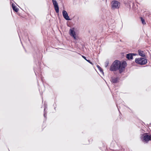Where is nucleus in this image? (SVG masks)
Segmentation results:
<instances>
[{"mask_svg":"<svg viewBox=\"0 0 151 151\" xmlns=\"http://www.w3.org/2000/svg\"><path fill=\"white\" fill-rule=\"evenodd\" d=\"M126 62L124 61L121 63L119 60H115L110 66L109 70L111 71H116L119 70L120 73H122L126 66Z\"/></svg>","mask_w":151,"mask_h":151,"instance_id":"nucleus-1","label":"nucleus"},{"mask_svg":"<svg viewBox=\"0 0 151 151\" xmlns=\"http://www.w3.org/2000/svg\"><path fill=\"white\" fill-rule=\"evenodd\" d=\"M135 62L137 64L143 65L147 63V59L144 57L136 58Z\"/></svg>","mask_w":151,"mask_h":151,"instance_id":"nucleus-2","label":"nucleus"},{"mask_svg":"<svg viewBox=\"0 0 151 151\" xmlns=\"http://www.w3.org/2000/svg\"><path fill=\"white\" fill-rule=\"evenodd\" d=\"M144 134L142 137H140V138L144 143H147L149 141L151 140V135H148V133Z\"/></svg>","mask_w":151,"mask_h":151,"instance_id":"nucleus-3","label":"nucleus"},{"mask_svg":"<svg viewBox=\"0 0 151 151\" xmlns=\"http://www.w3.org/2000/svg\"><path fill=\"white\" fill-rule=\"evenodd\" d=\"M120 3L114 0L111 1V6L112 9H118L120 6Z\"/></svg>","mask_w":151,"mask_h":151,"instance_id":"nucleus-4","label":"nucleus"},{"mask_svg":"<svg viewBox=\"0 0 151 151\" xmlns=\"http://www.w3.org/2000/svg\"><path fill=\"white\" fill-rule=\"evenodd\" d=\"M52 2L56 12L58 13L59 12V8L57 1L55 0H52Z\"/></svg>","mask_w":151,"mask_h":151,"instance_id":"nucleus-5","label":"nucleus"},{"mask_svg":"<svg viewBox=\"0 0 151 151\" xmlns=\"http://www.w3.org/2000/svg\"><path fill=\"white\" fill-rule=\"evenodd\" d=\"M63 15V17L66 20H70L71 19L68 16L67 12L64 10L62 12Z\"/></svg>","mask_w":151,"mask_h":151,"instance_id":"nucleus-6","label":"nucleus"},{"mask_svg":"<svg viewBox=\"0 0 151 151\" xmlns=\"http://www.w3.org/2000/svg\"><path fill=\"white\" fill-rule=\"evenodd\" d=\"M69 34L70 35L73 37L75 40L76 39V32L74 30V28H71L69 30Z\"/></svg>","mask_w":151,"mask_h":151,"instance_id":"nucleus-7","label":"nucleus"},{"mask_svg":"<svg viewBox=\"0 0 151 151\" xmlns=\"http://www.w3.org/2000/svg\"><path fill=\"white\" fill-rule=\"evenodd\" d=\"M119 78L118 77H112L111 78L110 81L111 82L114 83H116L118 82Z\"/></svg>","mask_w":151,"mask_h":151,"instance_id":"nucleus-8","label":"nucleus"},{"mask_svg":"<svg viewBox=\"0 0 151 151\" xmlns=\"http://www.w3.org/2000/svg\"><path fill=\"white\" fill-rule=\"evenodd\" d=\"M138 54L139 56L142 57L145 56V53L143 51L139 50H138Z\"/></svg>","mask_w":151,"mask_h":151,"instance_id":"nucleus-9","label":"nucleus"},{"mask_svg":"<svg viewBox=\"0 0 151 151\" xmlns=\"http://www.w3.org/2000/svg\"><path fill=\"white\" fill-rule=\"evenodd\" d=\"M126 58L128 60H131L133 59V57L132 53H129L127 55Z\"/></svg>","mask_w":151,"mask_h":151,"instance_id":"nucleus-10","label":"nucleus"},{"mask_svg":"<svg viewBox=\"0 0 151 151\" xmlns=\"http://www.w3.org/2000/svg\"><path fill=\"white\" fill-rule=\"evenodd\" d=\"M12 8L13 10L15 11L16 12H17L18 11V9L15 5L14 3H12Z\"/></svg>","mask_w":151,"mask_h":151,"instance_id":"nucleus-11","label":"nucleus"},{"mask_svg":"<svg viewBox=\"0 0 151 151\" xmlns=\"http://www.w3.org/2000/svg\"><path fill=\"white\" fill-rule=\"evenodd\" d=\"M140 137H142L143 135L144 134H146L147 133L145 132V131L142 129H141L140 130Z\"/></svg>","mask_w":151,"mask_h":151,"instance_id":"nucleus-12","label":"nucleus"},{"mask_svg":"<svg viewBox=\"0 0 151 151\" xmlns=\"http://www.w3.org/2000/svg\"><path fill=\"white\" fill-rule=\"evenodd\" d=\"M46 109H47V107L46 106H45L44 109V116L45 118H46L47 115V112L45 111V110Z\"/></svg>","mask_w":151,"mask_h":151,"instance_id":"nucleus-13","label":"nucleus"},{"mask_svg":"<svg viewBox=\"0 0 151 151\" xmlns=\"http://www.w3.org/2000/svg\"><path fill=\"white\" fill-rule=\"evenodd\" d=\"M82 56L84 59H85L87 62H88L89 63H91V64H92V63L91 61L90 60H87V59H86V57L85 56H84L83 55H82Z\"/></svg>","mask_w":151,"mask_h":151,"instance_id":"nucleus-14","label":"nucleus"},{"mask_svg":"<svg viewBox=\"0 0 151 151\" xmlns=\"http://www.w3.org/2000/svg\"><path fill=\"white\" fill-rule=\"evenodd\" d=\"M97 67L98 68L99 70H100V71L102 73H104L103 70L101 68L99 65H97Z\"/></svg>","mask_w":151,"mask_h":151,"instance_id":"nucleus-15","label":"nucleus"},{"mask_svg":"<svg viewBox=\"0 0 151 151\" xmlns=\"http://www.w3.org/2000/svg\"><path fill=\"white\" fill-rule=\"evenodd\" d=\"M141 20L143 24H146L144 19L142 17H141Z\"/></svg>","mask_w":151,"mask_h":151,"instance_id":"nucleus-16","label":"nucleus"},{"mask_svg":"<svg viewBox=\"0 0 151 151\" xmlns=\"http://www.w3.org/2000/svg\"><path fill=\"white\" fill-rule=\"evenodd\" d=\"M109 64V61H106L105 63V66L106 68Z\"/></svg>","mask_w":151,"mask_h":151,"instance_id":"nucleus-17","label":"nucleus"},{"mask_svg":"<svg viewBox=\"0 0 151 151\" xmlns=\"http://www.w3.org/2000/svg\"><path fill=\"white\" fill-rule=\"evenodd\" d=\"M132 55L133 56H135L137 55V54H135V53H132Z\"/></svg>","mask_w":151,"mask_h":151,"instance_id":"nucleus-18","label":"nucleus"},{"mask_svg":"<svg viewBox=\"0 0 151 151\" xmlns=\"http://www.w3.org/2000/svg\"><path fill=\"white\" fill-rule=\"evenodd\" d=\"M116 106H117V107H118V104H116ZM117 108H118V109H119V108H118V107H117Z\"/></svg>","mask_w":151,"mask_h":151,"instance_id":"nucleus-19","label":"nucleus"},{"mask_svg":"<svg viewBox=\"0 0 151 151\" xmlns=\"http://www.w3.org/2000/svg\"><path fill=\"white\" fill-rule=\"evenodd\" d=\"M149 126H151V124H150V125Z\"/></svg>","mask_w":151,"mask_h":151,"instance_id":"nucleus-20","label":"nucleus"},{"mask_svg":"<svg viewBox=\"0 0 151 151\" xmlns=\"http://www.w3.org/2000/svg\"><path fill=\"white\" fill-rule=\"evenodd\" d=\"M35 74L36 75V73H35Z\"/></svg>","mask_w":151,"mask_h":151,"instance_id":"nucleus-21","label":"nucleus"},{"mask_svg":"<svg viewBox=\"0 0 151 151\" xmlns=\"http://www.w3.org/2000/svg\"><path fill=\"white\" fill-rule=\"evenodd\" d=\"M18 35H19V34H18Z\"/></svg>","mask_w":151,"mask_h":151,"instance_id":"nucleus-22","label":"nucleus"},{"mask_svg":"<svg viewBox=\"0 0 151 151\" xmlns=\"http://www.w3.org/2000/svg\"><path fill=\"white\" fill-rule=\"evenodd\" d=\"M41 80H42V78L41 79Z\"/></svg>","mask_w":151,"mask_h":151,"instance_id":"nucleus-23","label":"nucleus"}]
</instances>
